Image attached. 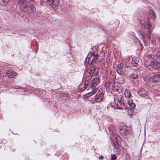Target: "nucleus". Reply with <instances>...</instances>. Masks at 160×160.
<instances>
[{"mask_svg":"<svg viewBox=\"0 0 160 160\" xmlns=\"http://www.w3.org/2000/svg\"><path fill=\"white\" fill-rule=\"evenodd\" d=\"M152 42L153 44H154V42L152 41Z\"/></svg>","mask_w":160,"mask_h":160,"instance_id":"31","label":"nucleus"},{"mask_svg":"<svg viewBox=\"0 0 160 160\" xmlns=\"http://www.w3.org/2000/svg\"><path fill=\"white\" fill-rule=\"evenodd\" d=\"M103 94L102 93L97 94L95 96V100L92 103L95 104L96 102H100L103 100Z\"/></svg>","mask_w":160,"mask_h":160,"instance_id":"8","label":"nucleus"},{"mask_svg":"<svg viewBox=\"0 0 160 160\" xmlns=\"http://www.w3.org/2000/svg\"><path fill=\"white\" fill-rule=\"evenodd\" d=\"M100 82V80L98 78H94L92 80V85L90 86V88L93 89V90H92L91 92H90L88 94L89 96H91L96 92V89H95L96 86Z\"/></svg>","mask_w":160,"mask_h":160,"instance_id":"5","label":"nucleus"},{"mask_svg":"<svg viewBox=\"0 0 160 160\" xmlns=\"http://www.w3.org/2000/svg\"><path fill=\"white\" fill-rule=\"evenodd\" d=\"M98 57V54L95 52H90L86 57V63L93 65Z\"/></svg>","mask_w":160,"mask_h":160,"instance_id":"4","label":"nucleus"},{"mask_svg":"<svg viewBox=\"0 0 160 160\" xmlns=\"http://www.w3.org/2000/svg\"><path fill=\"white\" fill-rule=\"evenodd\" d=\"M159 41H160V38H159Z\"/></svg>","mask_w":160,"mask_h":160,"instance_id":"32","label":"nucleus"},{"mask_svg":"<svg viewBox=\"0 0 160 160\" xmlns=\"http://www.w3.org/2000/svg\"><path fill=\"white\" fill-rule=\"evenodd\" d=\"M122 97H120V98H118L117 96L115 97L114 102L116 105V108L120 109L121 108H124L125 107H122V105L121 101Z\"/></svg>","mask_w":160,"mask_h":160,"instance_id":"7","label":"nucleus"},{"mask_svg":"<svg viewBox=\"0 0 160 160\" xmlns=\"http://www.w3.org/2000/svg\"><path fill=\"white\" fill-rule=\"evenodd\" d=\"M88 86V84L85 83V84L84 85V87L82 88L81 89H80V90L81 91H83Z\"/></svg>","mask_w":160,"mask_h":160,"instance_id":"25","label":"nucleus"},{"mask_svg":"<svg viewBox=\"0 0 160 160\" xmlns=\"http://www.w3.org/2000/svg\"><path fill=\"white\" fill-rule=\"evenodd\" d=\"M94 69V68L92 69L90 68L88 69L87 71V75L90 78L92 77V76L93 75V73L95 70V69Z\"/></svg>","mask_w":160,"mask_h":160,"instance_id":"15","label":"nucleus"},{"mask_svg":"<svg viewBox=\"0 0 160 160\" xmlns=\"http://www.w3.org/2000/svg\"><path fill=\"white\" fill-rule=\"evenodd\" d=\"M99 158L101 159H102L103 158V157L102 156H101L99 157Z\"/></svg>","mask_w":160,"mask_h":160,"instance_id":"30","label":"nucleus"},{"mask_svg":"<svg viewBox=\"0 0 160 160\" xmlns=\"http://www.w3.org/2000/svg\"><path fill=\"white\" fill-rule=\"evenodd\" d=\"M116 82L119 84H123L125 82V80L122 76V75H119L117 77H116Z\"/></svg>","mask_w":160,"mask_h":160,"instance_id":"11","label":"nucleus"},{"mask_svg":"<svg viewBox=\"0 0 160 160\" xmlns=\"http://www.w3.org/2000/svg\"><path fill=\"white\" fill-rule=\"evenodd\" d=\"M139 95L142 97H145L147 96L148 92L144 89L142 88L138 91Z\"/></svg>","mask_w":160,"mask_h":160,"instance_id":"14","label":"nucleus"},{"mask_svg":"<svg viewBox=\"0 0 160 160\" xmlns=\"http://www.w3.org/2000/svg\"><path fill=\"white\" fill-rule=\"evenodd\" d=\"M148 23L143 20L139 21V22L141 25L142 28L143 29L142 33H141V34L143 42H144L145 38H147L149 40L151 39V35L153 31V28L150 22H148Z\"/></svg>","mask_w":160,"mask_h":160,"instance_id":"1","label":"nucleus"},{"mask_svg":"<svg viewBox=\"0 0 160 160\" xmlns=\"http://www.w3.org/2000/svg\"><path fill=\"white\" fill-rule=\"evenodd\" d=\"M28 1L26 0H18V3L19 4H24L27 3Z\"/></svg>","mask_w":160,"mask_h":160,"instance_id":"21","label":"nucleus"},{"mask_svg":"<svg viewBox=\"0 0 160 160\" xmlns=\"http://www.w3.org/2000/svg\"><path fill=\"white\" fill-rule=\"evenodd\" d=\"M149 13H152V14H151V16L152 17H155V13L152 10L149 11Z\"/></svg>","mask_w":160,"mask_h":160,"instance_id":"27","label":"nucleus"},{"mask_svg":"<svg viewBox=\"0 0 160 160\" xmlns=\"http://www.w3.org/2000/svg\"><path fill=\"white\" fill-rule=\"evenodd\" d=\"M115 147H116V146H115V147H114V148H115Z\"/></svg>","mask_w":160,"mask_h":160,"instance_id":"33","label":"nucleus"},{"mask_svg":"<svg viewBox=\"0 0 160 160\" xmlns=\"http://www.w3.org/2000/svg\"><path fill=\"white\" fill-rule=\"evenodd\" d=\"M23 7L24 8H25V10L29 13L34 12L36 11V8L35 7L32 5H31L30 6H26L25 5H24Z\"/></svg>","mask_w":160,"mask_h":160,"instance_id":"9","label":"nucleus"},{"mask_svg":"<svg viewBox=\"0 0 160 160\" xmlns=\"http://www.w3.org/2000/svg\"><path fill=\"white\" fill-rule=\"evenodd\" d=\"M122 103L123 106L125 107V109H126L128 108L127 105H128V108L133 109L136 106L135 103L133 102L132 99H126L124 100V102H122Z\"/></svg>","mask_w":160,"mask_h":160,"instance_id":"6","label":"nucleus"},{"mask_svg":"<svg viewBox=\"0 0 160 160\" xmlns=\"http://www.w3.org/2000/svg\"><path fill=\"white\" fill-rule=\"evenodd\" d=\"M151 81L152 82H157L160 80V74H155L150 78Z\"/></svg>","mask_w":160,"mask_h":160,"instance_id":"10","label":"nucleus"},{"mask_svg":"<svg viewBox=\"0 0 160 160\" xmlns=\"http://www.w3.org/2000/svg\"><path fill=\"white\" fill-rule=\"evenodd\" d=\"M116 71L119 74V75H121L122 74L124 73L122 71V68H117Z\"/></svg>","mask_w":160,"mask_h":160,"instance_id":"24","label":"nucleus"},{"mask_svg":"<svg viewBox=\"0 0 160 160\" xmlns=\"http://www.w3.org/2000/svg\"><path fill=\"white\" fill-rule=\"evenodd\" d=\"M10 0H0V3L3 5L7 4Z\"/></svg>","mask_w":160,"mask_h":160,"instance_id":"20","label":"nucleus"},{"mask_svg":"<svg viewBox=\"0 0 160 160\" xmlns=\"http://www.w3.org/2000/svg\"><path fill=\"white\" fill-rule=\"evenodd\" d=\"M139 59L137 57H134L132 58V63L133 66L137 67L138 65Z\"/></svg>","mask_w":160,"mask_h":160,"instance_id":"13","label":"nucleus"},{"mask_svg":"<svg viewBox=\"0 0 160 160\" xmlns=\"http://www.w3.org/2000/svg\"><path fill=\"white\" fill-rule=\"evenodd\" d=\"M156 60H159V62L155 61H153L155 60V58H153L152 56L151 55H149L148 56V58L150 59L151 62V67L154 69L160 71V51H158L156 53Z\"/></svg>","mask_w":160,"mask_h":160,"instance_id":"2","label":"nucleus"},{"mask_svg":"<svg viewBox=\"0 0 160 160\" xmlns=\"http://www.w3.org/2000/svg\"><path fill=\"white\" fill-rule=\"evenodd\" d=\"M17 73L11 71H7L6 76L10 78H13L17 75Z\"/></svg>","mask_w":160,"mask_h":160,"instance_id":"12","label":"nucleus"},{"mask_svg":"<svg viewBox=\"0 0 160 160\" xmlns=\"http://www.w3.org/2000/svg\"><path fill=\"white\" fill-rule=\"evenodd\" d=\"M120 133L122 135H126L129 134V131L128 130H126L125 129H121L120 130Z\"/></svg>","mask_w":160,"mask_h":160,"instance_id":"18","label":"nucleus"},{"mask_svg":"<svg viewBox=\"0 0 160 160\" xmlns=\"http://www.w3.org/2000/svg\"><path fill=\"white\" fill-rule=\"evenodd\" d=\"M122 65L121 64H118L117 65V68H121L122 67Z\"/></svg>","mask_w":160,"mask_h":160,"instance_id":"28","label":"nucleus"},{"mask_svg":"<svg viewBox=\"0 0 160 160\" xmlns=\"http://www.w3.org/2000/svg\"><path fill=\"white\" fill-rule=\"evenodd\" d=\"M93 90V89H91V88H90V86L89 87V88L88 89V90H89V92L87 94H88L90 92H91L92 91V90ZM89 96L88 95H87V97H88Z\"/></svg>","mask_w":160,"mask_h":160,"instance_id":"29","label":"nucleus"},{"mask_svg":"<svg viewBox=\"0 0 160 160\" xmlns=\"http://www.w3.org/2000/svg\"><path fill=\"white\" fill-rule=\"evenodd\" d=\"M111 89L114 92L118 91L119 89V87L114 83H112Z\"/></svg>","mask_w":160,"mask_h":160,"instance_id":"17","label":"nucleus"},{"mask_svg":"<svg viewBox=\"0 0 160 160\" xmlns=\"http://www.w3.org/2000/svg\"><path fill=\"white\" fill-rule=\"evenodd\" d=\"M42 4L49 6L53 9H56L58 8L59 2L55 0H41Z\"/></svg>","mask_w":160,"mask_h":160,"instance_id":"3","label":"nucleus"},{"mask_svg":"<svg viewBox=\"0 0 160 160\" xmlns=\"http://www.w3.org/2000/svg\"><path fill=\"white\" fill-rule=\"evenodd\" d=\"M146 77H143V79L145 82H149L151 81L150 79V77L149 76H146Z\"/></svg>","mask_w":160,"mask_h":160,"instance_id":"23","label":"nucleus"},{"mask_svg":"<svg viewBox=\"0 0 160 160\" xmlns=\"http://www.w3.org/2000/svg\"><path fill=\"white\" fill-rule=\"evenodd\" d=\"M124 94L125 97V99H127L126 98H130L131 96V92L130 91L128 90H126L124 92Z\"/></svg>","mask_w":160,"mask_h":160,"instance_id":"16","label":"nucleus"},{"mask_svg":"<svg viewBox=\"0 0 160 160\" xmlns=\"http://www.w3.org/2000/svg\"><path fill=\"white\" fill-rule=\"evenodd\" d=\"M129 77L130 78L133 79H136L138 78V76L137 75L134 73H132L130 75Z\"/></svg>","mask_w":160,"mask_h":160,"instance_id":"22","label":"nucleus"},{"mask_svg":"<svg viewBox=\"0 0 160 160\" xmlns=\"http://www.w3.org/2000/svg\"><path fill=\"white\" fill-rule=\"evenodd\" d=\"M112 83L108 82H106L105 83V86L107 90L108 89V90H109L111 89Z\"/></svg>","mask_w":160,"mask_h":160,"instance_id":"19","label":"nucleus"},{"mask_svg":"<svg viewBox=\"0 0 160 160\" xmlns=\"http://www.w3.org/2000/svg\"><path fill=\"white\" fill-rule=\"evenodd\" d=\"M117 158L116 156L114 154H111V159L112 160H115Z\"/></svg>","mask_w":160,"mask_h":160,"instance_id":"26","label":"nucleus"}]
</instances>
